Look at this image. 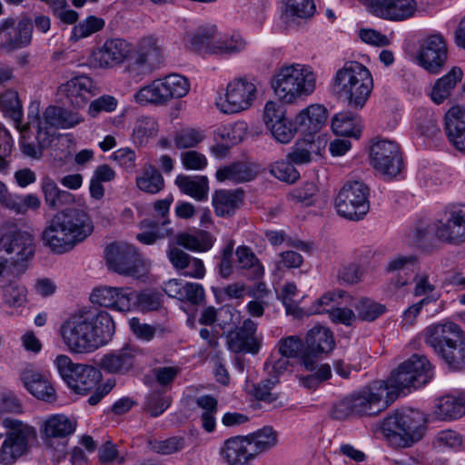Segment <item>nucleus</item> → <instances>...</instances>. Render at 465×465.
<instances>
[{"label": "nucleus", "instance_id": "nucleus-1", "mask_svg": "<svg viewBox=\"0 0 465 465\" xmlns=\"http://www.w3.org/2000/svg\"><path fill=\"white\" fill-rule=\"evenodd\" d=\"M114 332V322L108 312L87 307L74 311L59 328L64 344L75 354L94 351Z\"/></svg>", "mask_w": 465, "mask_h": 465}, {"label": "nucleus", "instance_id": "nucleus-2", "mask_svg": "<svg viewBox=\"0 0 465 465\" xmlns=\"http://www.w3.org/2000/svg\"><path fill=\"white\" fill-rule=\"evenodd\" d=\"M94 232L89 215L76 208L56 213L42 234L43 243L55 254L71 252Z\"/></svg>", "mask_w": 465, "mask_h": 465}, {"label": "nucleus", "instance_id": "nucleus-3", "mask_svg": "<svg viewBox=\"0 0 465 465\" xmlns=\"http://www.w3.org/2000/svg\"><path fill=\"white\" fill-rule=\"evenodd\" d=\"M272 88L281 102L294 104L315 91L316 74L307 64H284L275 70Z\"/></svg>", "mask_w": 465, "mask_h": 465}, {"label": "nucleus", "instance_id": "nucleus-4", "mask_svg": "<svg viewBox=\"0 0 465 465\" xmlns=\"http://www.w3.org/2000/svg\"><path fill=\"white\" fill-rule=\"evenodd\" d=\"M54 363L62 379L75 393L86 394L95 388V391L88 399L90 405H96L114 386V382L108 381L106 383L96 387L101 379V372L93 366L74 363L67 355L60 354L56 356Z\"/></svg>", "mask_w": 465, "mask_h": 465}, {"label": "nucleus", "instance_id": "nucleus-5", "mask_svg": "<svg viewBox=\"0 0 465 465\" xmlns=\"http://www.w3.org/2000/svg\"><path fill=\"white\" fill-rule=\"evenodd\" d=\"M333 90L352 109H361L373 88L370 71L359 62H346L332 79Z\"/></svg>", "mask_w": 465, "mask_h": 465}, {"label": "nucleus", "instance_id": "nucleus-6", "mask_svg": "<svg viewBox=\"0 0 465 465\" xmlns=\"http://www.w3.org/2000/svg\"><path fill=\"white\" fill-rule=\"evenodd\" d=\"M391 393L384 381H373L335 404L332 416L337 420H343L353 414L377 415L392 402Z\"/></svg>", "mask_w": 465, "mask_h": 465}, {"label": "nucleus", "instance_id": "nucleus-7", "mask_svg": "<svg viewBox=\"0 0 465 465\" xmlns=\"http://www.w3.org/2000/svg\"><path fill=\"white\" fill-rule=\"evenodd\" d=\"M426 421L421 411L404 410L386 417L381 425V431L391 445L407 448L422 439Z\"/></svg>", "mask_w": 465, "mask_h": 465}, {"label": "nucleus", "instance_id": "nucleus-8", "mask_svg": "<svg viewBox=\"0 0 465 465\" xmlns=\"http://www.w3.org/2000/svg\"><path fill=\"white\" fill-rule=\"evenodd\" d=\"M433 376L432 367L423 355L414 354L393 371L387 381L388 391H391L392 401L398 393L406 388L420 387Z\"/></svg>", "mask_w": 465, "mask_h": 465}, {"label": "nucleus", "instance_id": "nucleus-9", "mask_svg": "<svg viewBox=\"0 0 465 465\" xmlns=\"http://www.w3.org/2000/svg\"><path fill=\"white\" fill-rule=\"evenodd\" d=\"M36 244L34 236L25 231H8L0 236V256L23 273L34 259Z\"/></svg>", "mask_w": 465, "mask_h": 465}, {"label": "nucleus", "instance_id": "nucleus-10", "mask_svg": "<svg viewBox=\"0 0 465 465\" xmlns=\"http://www.w3.org/2000/svg\"><path fill=\"white\" fill-rule=\"evenodd\" d=\"M2 423L8 431L0 447V463L11 465L27 452L29 440L36 433L35 428L19 420L6 418Z\"/></svg>", "mask_w": 465, "mask_h": 465}, {"label": "nucleus", "instance_id": "nucleus-11", "mask_svg": "<svg viewBox=\"0 0 465 465\" xmlns=\"http://www.w3.org/2000/svg\"><path fill=\"white\" fill-rule=\"evenodd\" d=\"M369 187L361 181H349L335 199L337 213L345 219L361 220L370 210Z\"/></svg>", "mask_w": 465, "mask_h": 465}, {"label": "nucleus", "instance_id": "nucleus-12", "mask_svg": "<svg viewBox=\"0 0 465 465\" xmlns=\"http://www.w3.org/2000/svg\"><path fill=\"white\" fill-rule=\"evenodd\" d=\"M257 97V84L248 77L235 78L226 87L225 99L217 103L224 114H236L250 108Z\"/></svg>", "mask_w": 465, "mask_h": 465}, {"label": "nucleus", "instance_id": "nucleus-13", "mask_svg": "<svg viewBox=\"0 0 465 465\" xmlns=\"http://www.w3.org/2000/svg\"><path fill=\"white\" fill-rule=\"evenodd\" d=\"M448 58L445 37L438 32L425 35L417 54L418 64L430 74H439Z\"/></svg>", "mask_w": 465, "mask_h": 465}, {"label": "nucleus", "instance_id": "nucleus-14", "mask_svg": "<svg viewBox=\"0 0 465 465\" xmlns=\"http://www.w3.org/2000/svg\"><path fill=\"white\" fill-rule=\"evenodd\" d=\"M370 159L373 168L389 178L398 175L403 166L400 146L391 140L374 142L371 147Z\"/></svg>", "mask_w": 465, "mask_h": 465}, {"label": "nucleus", "instance_id": "nucleus-15", "mask_svg": "<svg viewBox=\"0 0 465 465\" xmlns=\"http://www.w3.org/2000/svg\"><path fill=\"white\" fill-rule=\"evenodd\" d=\"M435 236L446 242H465V204L448 206L434 223Z\"/></svg>", "mask_w": 465, "mask_h": 465}, {"label": "nucleus", "instance_id": "nucleus-16", "mask_svg": "<svg viewBox=\"0 0 465 465\" xmlns=\"http://www.w3.org/2000/svg\"><path fill=\"white\" fill-rule=\"evenodd\" d=\"M374 16L390 22H404L419 12L416 0H360Z\"/></svg>", "mask_w": 465, "mask_h": 465}, {"label": "nucleus", "instance_id": "nucleus-17", "mask_svg": "<svg viewBox=\"0 0 465 465\" xmlns=\"http://www.w3.org/2000/svg\"><path fill=\"white\" fill-rule=\"evenodd\" d=\"M332 332L326 327L314 326L306 336L305 348L301 356V364L306 371L315 369V361L331 352L334 348Z\"/></svg>", "mask_w": 465, "mask_h": 465}, {"label": "nucleus", "instance_id": "nucleus-18", "mask_svg": "<svg viewBox=\"0 0 465 465\" xmlns=\"http://www.w3.org/2000/svg\"><path fill=\"white\" fill-rule=\"evenodd\" d=\"M108 268L118 274L134 276L138 273L140 260L134 246L125 242H114L104 250Z\"/></svg>", "mask_w": 465, "mask_h": 465}, {"label": "nucleus", "instance_id": "nucleus-19", "mask_svg": "<svg viewBox=\"0 0 465 465\" xmlns=\"http://www.w3.org/2000/svg\"><path fill=\"white\" fill-rule=\"evenodd\" d=\"M28 118V124L36 128L38 138L43 134H48V129L51 127L72 128L83 121L78 113L56 106H48L42 118L38 114L32 115L31 114Z\"/></svg>", "mask_w": 465, "mask_h": 465}, {"label": "nucleus", "instance_id": "nucleus-20", "mask_svg": "<svg viewBox=\"0 0 465 465\" xmlns=\"http://www.w3.org/2000/svg\"><path fill=\"white\" fill-rule=\"evenodd\" d=\"M465 341V332L454 322L435 324L426 329V343L440 356L446 350Z\"/></svg>", "mask_w": 465, "mask_h": 465}, {"label": "nucleus", "instance_id": "nucleus-21", "mask_svg": "<svg viewBox=\"0 0 465 465\" xmlns=\"http://www.w3.org/2000/svg\"><path fill=\"white\" fill-rule=\"evenodd\" d=\"M133 290L129 287L101 286L90 295L93 303L122 312L133 310Z\"/></svg>", "mask_w": 465, "mask_h": 465}, {"label": "nucleus", "instance_id": "nucleus-22", "mask_svg": "<svg viewBox=\"0 0 465 465\" xmlns=\"http://www.w3.org/2000/svg\"><path fill=\"white\" fill-rule=\"evenodd\" d=\"M256 331L257 323L251 319L244 320L240 328L228 334L229 349L235 353H258L262 344V337H258Z\"/></svg>", "mask_w": 465, "mask_h": 465}, {"label": "nucleus", "instance_id": "nucleus-23", "mask_svg": "<svg viewBox=\"0 0 465 465\" xmlns=\"http://www.w3.org/2000/svg\"><path fill=\"white\" fill-rule=\"evenodd\" d=\"M345 295L344 291L326 292L317 300L312 312L317 314L328 312L333 322L350 326L356 320L355 313L351 309L333 307L340 305L338 300L342 299Z\"/></svg>", "mask_w": 465, "mask_h": 465}, {"label": "nucleus", "instance_id": "nucleus-24", "mask_svg": "<svg viewBox=\"0 0 465 465\" xmlns=\"http://www.w3.org/2000/svg\"><path fill=\"white\" fill-rule=\"evenodd\" d=\"M445 131L450 143L465 152V106L453 105L444 115Z\"/></svg>", "mask_w": 465, "mask_h": 465}, {"label": "nucleus", "instance_id": "nucleus-25", "mask_svg": "<svg viewBox=\"0 0 465 465\" xmlns=\"http://www.w3.org/2000/svg\"><path fill=\"white\" fill-rule=\"evenodd\" d=\"M221 454L229 465H248L255 458L248 438L242 436L226 440L221 449Z\"/></svg>", "mask_w": 465, "mask_h": 465}, {"label": "nucleus", "instance_id": "nucleus-26", "mask_svg": "<svg viewBox=\"0 0 465 465\" xmlns=\"http://www.w3.org/2000/svg\"><path fill=\"white\" fill-rule=\"evenodd\" d=\"M327 110L321 104H311L295 117L297 128L305 134H314L321 131L327 121Z\"/></svg>", "mask_w": 465, "mask_h": 465}, {"label": "nucleus", "instance_id": "nucleus-27", "mask_svg": "<svg viewBox=\"0 0 465 465\" xmlns=\"http://www.w3.org/2000/svg\"><path fill=\"white\" fill-rule=\"evenodd\" d=\"M131 51V45L125 40L109 39L95 54V59L99 61L101 66L110 67L123 63L129 56Z\"/></svg>", "mask_w": 465, "mask_h": 465}, {"label": "nucleus", "instance_id": "nucleus-28", "mask_svg": "<svg viewBox=\"0 0 465 465\" xmlns=\"http://www.w3.org/2000/svg\"><path fill=\"white\" fill-rule=\"evenodd\" d=\"M164 292L172 298L192 304H199L204 299V290L200 283H183L177 279H171L164 283Z\"/></svg>", "mask_w": 465, "mask_h": 465}, {"label": "nucleus", "instance_id": "nucleus-29", "mask_svg": "<svg viewBox=\"0 0 465 465\" xmlns=\"http://www.w3.org/2000/svg\"><path fill=\"white\" fill-rule=\"evenodd\" d=\"M135 356V350L129 347L123 348L104 355L100 367L108 373L124 374L134 367Z\"/></svg>", "mask_w": 465, "mask_h": 465}, {"label": "nucleus", "instance_id": "nucleus-30", "mask_svg": "<svg viewBox=\"0 0 465 465\" xmlns=\"http://www.w3.org/2000/svg\"><path fill=\"white\" fill-rule=\"evenodd\" d=\"M94 84L90 77L79 75L69 80L62 87V92L74 107H83L93 95Z\"/></svg>", "mask_w": 465, "mask_h": 465}, {"label": "nucleus", "instance_id": "nucleus-31", "mask_svg": "<svg viewBox=\"0 0 465 465\" xmlns=\"http://www.w3.org/2000/svg\"><path fill=\"white\" fill-rule=\"evenodd\" d=\"M218 35L215 25H201L190 35V48L200 54H214Z\"/></svg>", "mask_w": 465, "mask_h": 465}, {"label": "nucleus", "instance_id": "nucleus-32", "mask_svg": "<svg viewBox=\"0 0 465 465\" xmlns=\"http://www.w3.org/2000/svg\"><path fill=\"white\" fill-rule=\"evenodd\" d=\"M134 100L140 105L163 106L169 103L167 92L162 79L141 87L134 94Z\"/></svg>", "mask_w": 465, "mask_h": 465}, {"label": "nucleus", "instance_id": "nucleus-33", "mask_svg": "<svg viewBox=\"0 0 465 465\" xmlns=\"http://www.w3.org/2000/svg\"><path fill=\"white\" fill-rule=\"evenodd\" d=\"M163 60L162 47L153 36L143 38L139 43L135 64L152 70Z\"/></svg>", "mask_w": 465, "mask_h": 465}, {"label": "nucleus", "instance_id": "nucleus-34", "mask_svg": "<svg viewBox=\"0 0 465 465\" xmlns=\"http://www.w3.org/2000/svg\"><path fill=\"white\" fill-rule=\"evenodd\" d=\"M461 79L462 71L459 67H453L448 74L438 79L430 92L432 102L437 104L443 103Z\"/></svg>", "mask_w": 465, "mask_h": 465}, {"label": "nucleus", "instance_id": "nucleus-35", "mask_svg": "<svg viewBox=\"0 0 465 465\" xmlns=\"http://www.w3.org/2000/svg\"><path fill=\"white\" fill-rule=\"evenodd\" d=\"M41 189L46 205L52 210L74 202V195L69 192L61 190L56 183L48 176L42 179Z\"/></svg>", "mask_w": 465, "mask_h": 465}, {"label": "nucleus", "instance_id": "nucleus-36", "mask_svg": "<svg viewBox=\"0 0 465 465\" xmlns=\"http://www.w3.org/2000/svg\"><path fill=\"white\" fill-rule=\"evenodd\" d=\"M75 421L63 414L48 417L43 423L42 432L47 438H66L75 430Z\"/></svg>", "mask_w": 465, "mask_h": 465}, {"label": "nucleus", "instance_id": "nucleus-37", "mask_svg": "<svg viewBox=\"0 0 465 465\" xmlns=\"http://www.w3.org/2000/svg\"><path fill=\"white\" fill-rule=\"evenodd\" d=\"M255 176L256 172L249 164L241 162L223 166L215 173L219 182L230 181L234 183L249 182Z\"/></svg>", "mask_w": 465, "mask_h": 465}, {"label": "nucleus", "instance_id": "nucleus-38", "mask_svg": "<svg viewBox=\"0 0 465 465\" xmlns=\"http://www.w3.org/2000/svg\"><path fill=\"white\" fill-rule=\"evenodd\" d=\"M331 129L337 135L359 138L361 124L359 117L351 112H341L331 119Z\"/></svg>", "mask_w": 465, "mask_h": 465}, {"label": "nucleus", "instance_id": "nucleus-39", "mask_svg": "<svg viewBox=\"0 0 465 465\" xmlns=\"http://www.w3.org/2000/svg\"><path fill=\"white\" fill-rule=\"evenodd\" d=\"M432 413L440 420L458 419L465 413V405L461 399L447 395L437 401Z\"/></svg>", "mask_w": 465, "mask_h": 465}, {"label": "nucleus", "instance_id": "nucleus-40", "mask_svg": "<svg viewBox=\"0 0 465 465\" xmlns=\"http://www.w3.org/2000/svg\"><path fill=\"white\" fill-rule=\"evenodd\" d=\"M242 199V192L241 190H220L213 196V205L217 215L228 216L239 207Z\"/></svg>", "mask_w": 465, "mask_h": 465}, {"label": "nucleus", "instance_id": "nucleus-41", "mask_svg": "<svg viewBox=\"0 0 465 465\" xmlns=\"http://www.w3.org/2000/svg\"><path fill=\"white\" fill-rule=\"evenodd\" d=\"M175 184L182 193L191 197L202 201L207 197L208 179L206 176H188L183 174L177 175Z\"/></svg>", "mask_w": 465, "mask_h": 465}, {"label": "nucleus", "instance_id": "nucleus-42", "mask_svg": "<svg viewBox=\"0 0 465 465\" xmlns=\"http://www.w3.org/2000/svg\"><path fill=\"white\" fill-rule=\"evenodd\" d=\"M316 10L313 0H288L283 14L286 23H299L312 17Z\"/></svg>", "mask_w": 465, "mask_h": 465}, {"label": "nucleus", "instance_id": "nucleus-43", "mask_svg": "<svg viewBox=\"0 0 465 465\" xmlns=\"http://www.w3.org/2000/svg\"><path fill=\"white\" fill-rule=\"evenodd\" d=\"M176 244L193 252H206L213 245L212 235L206 231L194 233L183 232L176 236Z\"/></svg>", "mask_w": 465, "mask_h": 465}, {"label": "nucleus", "instance_id": "nucleus-44", "mask_svg": "<svg viewBox=\"0 0 465 465\" xmlns=\"http://www.w3.org/2000/svg\"><path fill=\"white\" fill-rule=\"evenodd\" d=\"M33 25L30 18L21 19L16 26L14 35H10L4 44L7 51H15L26 47L32 41Z\"/></svg>", "mask_w": 465, "mask_h": 465}, {"label": "nucleus", "instance_id": "nucleus-45", "mask_svg": "<svg viewBox=\"0 0 465 465\" xmlns=\"http://www.w3.org/2000/svg\"><path fill=\"white\" fill-rule=\"evenodd\" d=\"M246 47L247 42L240 34L222 35L219 33L215 41L214 54H236L243 52Z\"/></svg>", "mask_w": 465, "mask_h": 465}, {"label": "nucleus", "instance_id": "nucleus-46", "mask_svg": "<svg viewBox=\"0 0 465 465\" xmlns=\"http://www.w3.org/2000/svg\"><path fill=\"white\" fill-rule=\"evenodd\" d=\"M158 133V124L153 117L140 115L136 118L132 138L134 143L143 145Z\"/></svg>", "mask_w": 465, "mask_h": 465}, {"label": "nucleus", "instance_id": "nucleus-47", "mask_svg": "<svg viewBox=\"0 0 465 465\" xmlns=\"http://www.w3.org/2000/svg\"><path fill=\"white\" fill-rule=\"evenodd\" d=\"M247 438L254 457L277 444V432L272 427H264Z\"/></svg>", "mask_w": 465, "mask_h": 465}, {"label": "nucleus", "instance_id": "nucleus-48", "mask_svg": "<svg viewBox=\"0 0 465 465\" xmlns=\"http://www.w3.org/2000/svg\"><path fill=\"white\" fill-rule=\"evenodd\" d=\"M137 187L148 193H159L164 185V181L160 172L152 164L144 166L141 176L136 178Z\"/></svg>", "mask_w": 465, "mask_h": 465}, {"label": "nucleus", "instance_id": "nucleus-49", "mask_svg": "<svg viewBox=\"0 0 465 465\" xmlns=\"http://www.w3.org/2000/svg\"><path fill=\"white\" fill-rule=\"evenodd\" d=\"M237 262L242 269L251 272L250 277L260 279L264 274V268L251 248L242 245L236 249Z\"/></svg>", "mask_w": 465, "mask_h": 465}, {"label": "nucleus", "instance_id": "nucleus-50", "mask_svg": "<svg viewBox=\"0 0 465 465\" xmlns=\"http://www.w3.org/2000/svg\"><path fill=\"white\" fill-rule=\"evenodd\" d=\"M133 309L136 308L141 312L158 310L162 305L161 294L152 290H144L140 292L133 291Z\"/></svg>", "mask_w": 465, "mask_h": 465}, {"label": "nucleus", "instance_id": "nucleus-51", "mask_svg": "<svg viewBox=\"0 0 465 465\" xmlns=\"http://www.w3.org/2000/svg\"><path fill=\"white\" fill-rule=\"evenodd\" d=\"M0 109L10 118H12V120L15 122L17 125L22 121V104L16 92L8 90L1 94Z\"/></svg>", "mask_w": 465, "mask_h": 465}, {"label": "nucleus", "instance_id": "nucleus-52", "mask_svg": "<svg viewBox=\"0 0 465 465\" xmlns=\"http://www.w3.org/2000/svg\"><path fill=\"white\" fill-rule=\"evenodd\" d=\"M164 88L167 92L169 102L174 98L185 96L190 90V84L187 78L177 74H172L162 78Z\"/></svg>", "mask_w": 465, "mask_h": 465}, {"label": "nucleus", "instance_id": "nucleus-53", "mask_svg": "<svg viewBox=\"0 0 465 465\" xmlns=\"http://www.w3.org/2000/svg\"><path fill=\"white\" fill-rule=\"evenodd\" d=\"M358 317L361 321L373 322L385 312V306L368 298H361L355 305Z\"/></svg>", "mask_w": 465, "mask_h": 465}, {"label": "nucleus", "instance_id": "nucleus-54", "mask_svg": "<svg viewBox=\"0 0 465 465\" xmlns=\"http://www.w3.org/2000/svg\"><path fill=\"white\" fill-rule=\"evenodd\" d=\"M248 126L243 121H238L233 124H229L217 132V134L221 137L225 143L234 145L241 143L246 135Z\"/></svg>", "mask_w": 465, "mask_h": 465}, {"label": "nucleus", "instance_id": "nucleus-55", "mask_svg": "<svg viewBox=\"0 0 465 465\" xmlns=\"http://www.w3.org/2000/svg\"><path fill=\"white\" fill-rule=\"evenodd\" d=\"M203 139V131L187 127L176 132L173 142L178 149H189L197 146Z\"/></svg>", "mask_w": 465, "mask_h": 465}, {"label": "nucleus", "instance_id": "nucleus-56", "mask_svg": "<svg viewBox=\"0 0 465 465\" xmlns=\"http://www.w3.org/2000/svg\"><path fill=\"white\" fill-rule=\"evenodd\" d=\"M3 301L9 307H21L26 301V289L16 282L3 286Z\"/></svg>", "mask_w": 465, "mask_h": 465}, {"label": "nucleus", "instance_id": "nucleus-57", "mask_svg": "<svg viewBox=\"0 0 465 465\" xmlns=\"http://www.w3.org/2000/svg\"><path fill=\"white\" fill-rule=\"evenodd\" d=\"M48 6L53 15L65 25H73L79 18L78 13L69 8L67 0H51Z\"/></svg>", "mask_w": 465, "mask_h": 465}, {"label": "nucleus", "instance_id": "nucleus-58", "mask_svg": "<svg viewBox=\"0 0 465 465\" xmlns=\"http://www.w3.org/2000/svg\"><path fill=\"white\" fill-rule=\"evenodd\" d=\"M271 173L277 179L287 183H294L300 177V173L294 167L293 163L287 156L284 160L275 162L272 165Z\"/></svg>", "mask_w": 465, "mask_h": 465}, {"label": "nucleus", "instance_id": "nucleus-59", "mask_svg": "<svg viewBox=\"0 0 465 465\" xmlns=\"http://www.w3.org/2000/svg\"><path fill=\"white\" fill-rule=\"evenodd\" d=\"M44 377L45 374L31 363L25 362L18 369V381L28 392Z\"/></svg>", "mask_w": 465, "mask_h": 465}, {"label": "nucleus", "instance_id": "nucleus-60", "mask_svg": "<svg viewBox=\"0 0 465 465\" xmlns=\"http://www.w3.org/2000/svg\"><path fill=\"white\" fill-rule=\"evenodd\" d=\"M170 404V397L158 391H153L145 398L144 411L152 417H158L165 411Z\"/></svg>", "mask_w": 465, "mask_h": 465}, {"label": "nucleus", "instance_id": "nucleus-61", "mask_svg": "<svg viewBox=\"0 0 465 465\" xmlns=\"http://www.w3.org/2000/svg\"><path fill=\"white\" fill-rule=\"evenodd\" d=\"M185 445L184 438L173 436L163 440L151 442V449L158 454L170 455L183 450Z\"/></svg>", "mask_w": 465, "mask_h": 465}, {"label": "nucleus", "instance_id": "nucleus-62", "mask_svg": "<svg viewBox=\"0 0 465 465\" xmlns=\"http://www.w3.org/2000/svg\"><path fill=\"white\" fill-rule=\"evenodd\" d=\"M290 196L296 203H302L306 206H311L316 203L318 187L312 182L304 183L300 187L294 189Z\"/></svg>", "mask_w": 465, "mask_h": 465}, {"label": "nucleus", "instance_id": "nucleus-63", "mask_svg": "<svg viewBox=\"0 0 465 465\" xmlns=\"http://www.w3.org/2000/svg\"><path fill=\"white\" fill-rule=\"evenodd\" d=\"M104 25L103 18L90 15L74 27L73 34L76 38H85L102 30Z\"/></svg>", "mask_w": 465, "mask_h": 465}, {"label": "nucleus", "instance_id": "nucleus-64", "mask_svg": "<svg viewBox=\"0 0 465 465\" xmlns=\"http://www.w3.org/2000/svg\"><path fill=\"white\" fill-rule=\"evenodd\" d=\"M440 357L453 370L465 369V341L455 345L453 349L446 350Z\"/></svg>", "mask_w": 465, "mask_h": 465}]
</instances>
